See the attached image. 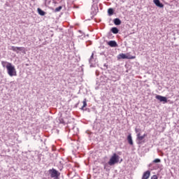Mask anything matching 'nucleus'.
I'll return each instance as SVG.
<instances>
[{"label":"nucleus","instance_id":"obj_23","mask_svg":"<svg viewBox=\"0 0 179 179\" xmlns=\"http://www.w3.org/2000/svg\"><path fill=\"white\" fill-rule=\"evenodd\" d=\"M107 167H108V164H105L103 169H104V170H106V171H108V170H110V169H107Z\"/></svg>","mask_w":179,"mask_h":179},{"label":"nucleus","instance_id":"obj_15","mask_svg":"<svg viewBox=\"0 0 179 179\" xmlns=\"http://www.w3.org/2000/svg\"><path fill=\"white\" fill-rule=\"evenodd\" d=\"M117 58H118V59H127V58H128V57H127V55H125L124 53H121V54L118 55Z\"/></svg>","mask_w":179,"mask_h":179},{"label":"nucleus","instance_id":"obj_28","mask_svg":"<svg viewBox=\"0 0 179 179\" xmlns=\"http://www.w3.org/2000/svg\"><path fill=\"white\" fill-rule=\"evenodd\" d=\"M78 106H79V103H76V106H75V107H76V108H78Z\"/></svg>","mask_w":179,"mask_h":179},{"label":"nucleus","instance_id":"obj_26","mask_svg":"<svg viewBox=\"0 0 179 179\" xmlns=\"http://www.w3.org/2000/svg\"><path fill=\"white\" fill-rule=\"evenodd\" d=\"M103 66L106 68L105 69H108V65L107 64H104Z\"/></svg>","mask_w":179,"mask_h":179},{"label":"nucleus","instance_id":"obj_1","mask_svg":"<svg viewBox=\"0 0 179 179\" xmlns=\"http://www.w3.org/2000/svg\"><path fill=\"white\" fill-rule=\"evenodd\" d=\"M6 69L7 73L9 75V76L12 77L17 75L16 69L15 68V66L12 64V63H8V65H6Z\"/></svg>","mask_w":179,"mask_h":179},{"label":"nucleus","instance_id":"obj_31","mask_svg":"<svg viewBox=\"0 0 179 179\" xmlns=\"http://www.w3.org/2000/svg\"><path fill=\"white\" fill-rule=\"evenodd\" d=\"M142 179H143V178H142Z\"/></svg>","mask_w":179,"mask_h":179},{"label":"nucleus","instance_id":"obj_30","mask_svg":"<svg viewBox=\"0 0 179 179\" xmlns=\"http://www.w3.org/2000/svg\"><path fill=\"white\" fill-rule=\"evenodd\" d=\"M122 162V159L120 160V163H121Z\"/></svg>","mask_w":179,"mask_h":179},{"label":"nucleus","instance_id":"obj_7","mask_svg":"<svg viewBox=\"0 0 179 179\" xmlns=\"http://www.w3.org/2000/svg\"><path fill=\"white\" fill-rule=\"evenodd\" d=\"M91 10V15L94 16L95 15H97V12H99V7H97V6H92Z\"/></svg>","mask_w":179,"mask_h":179},{"label":"nucleus","instance_id":"obj_16","mask_svg":"<svg viewBox=\"0 0 179 179\" xmlns=\"http://www.w3.org/2000/svg\"><path fill=\"white\" fill-rule=\"evenodd\" d=\"M108 16H113V15H114V9L113 8H108Z\"/></svg>","mask_w":179,"mask_h":179},{"label":"nucleus","instance_id":"obj_5","mask_svg":"<svg viewBox=\"0 0 179 179\" xmlns=\"http://www.w3.org/2000/svg\"><path fill=\"white\" fill-rule=\"evenodd\" d=\"M12 51H14V52H16L17 54H19V51H21L22 52H24L26 50V48L24 47H15L12 46L11 48H10Z\"/></svg>","mask_w":179,"mask_h":179},{"label":"nucleus","instance_id":"obj_9","mask_svg":"<svg viewBox=\"0 0 179 179\" xmlns=\"http://www.w3.org/2000/svg\"><path fill=\"white\" fill-rule=\"evenodd\" d=\"M153 3L158 8H164V4H163V3H162V2H160V0H153Z\"/></svg>","mask_w":179,"mask_h":179},{"label":"nucleus","instance_id":"obj_21","mask_svg":"<svg viewBox=\"0 0 179 179\" xmlns=\"http://www.w3.org/2000/svg\"><path fill=\"white\" fill-rule=\"evenodd\" d=\"M127 58L126 59H135V56H131L129 55H127Z\"/></svg>","mask_w":179,"mask_h":179},{"label":"nucleus","instance_id":"obj_17","mask_svg":"<svg viewBox=\"0 0 179 179\" xmlns=\"http://www.w3.org/2000/svg\"><path fill=\"white\" fill-rule=\"evenodd\" d=\"M94 57V53H92L91 57H90V59H89V62L90 64V67L91 68H92V66H93V64H92V62L93 61Z\"/></svg>","mask_w":179,"mask_h":179},{"label":"nucleus","instance_id":"obj_12","mask_svg":"<svg viewBox=\"0 0 179 179\" xmlns=\"http://www.w3.org/2000/svg\"><path fill=\"white\" fill-rule=\"evenodd\" d=\"M113 23L114 24H115V26H120V24H121L122 22L121 21V20H120V18H115L113 20Z\"/></svg>","mask_w":179,"mask_h":179},{"label":"nucleus","instance_id":"obj_27","mask_svg":"<svg viewBox=\"0 0 179 179\" xmlns=\"http://www.w3.org/2000/svg\"><path fill=\"white\" fill-rule=\"evenodd\" d=\"M143 136L144 138H146V136H148V134H144L143 135Z\"/></svg>","mask_w":179,"mask_h":179},{"label":"nucleus","instance_id":"obj_8","mask_svg":"<svg viewBox=\"0 0 179 179\" xmlns=\"http://www.w3.org/2000/svg\"><path fill=\"white\" fill-rule=\"evenodd\" d=\"M109 47H112L113 48H115V47H118V43H117V41H110L107 43Z\"/></svg>","mask_w":179,"mask_h":179},{"label":"nucleus","instance_id":"obj_22","mask_svg":"<svg viewBox=\"0 0 179 179\" xmlns=\"http://www.w3.org/2000/svg\"><path fill=\"white\" fill-rule=\"evenodd\" d=\"M83 103V108H85V107L87 106V103H86V99H84Z\"/></svg>","mask_w":179,"mask_h":179},{"label":"nucleus","instance_id":"obj_29","mask_svg":"<svg viewBox=\"0 0 179 179\" xmlns=\"http://www.w3.org/2000/svg\"><path fill=\"white\" fill-rule=\"evenodd\" d=\"M85 108L83 106L81 107L80 110H83Z\"/></svg>","mask_w":179,"mask_h":179},{"label":"nucleus","instance_id":"obj_10","mask_svg":"<svg viewBox=\"0 0 179 179\" xmlns=\"http://www.w3.org/2000/svg\"><path fill=\"white\" fill-rule=\"evenodd\" d=\"M150 177V171H146L143 173L142 178L143 179H148Z\"/></svg>","mask_w":179,"mask_h":179},{"label":"nucleus","instance_id":"obj_13","mask_svg":"<svg viewBox=\"0 0 179 179\" xmlns=\"http://www.w3.org/2000/svg\"><path fill=\"white\" fill-rule=\"evenodd\" d=\"M37 10H38V15H40V16H45V15H47V13L45 11L43 10L40 8H38Z\"/></svg>","mask_w":179,"mask_h":179},{"label":"nucleus","instance_id":"obj_20","mask_svg":"<svg viewBox=\"0 0 179 179\" xmlns=\"http://www.w3.org/2000/svg\"><path fill=\"white\" fill-rule=\"evenodd\" d=\"M162 160L159 158H157L152 161V163H161Z\"/></svg>","mask_w":179,"mask_h":179},{"label":"nucleus","instance_id":"obj_4","mask_svg":"<svg viewBox=\"0 0 179 179\" xmlns=\"http://www.w3.org/2000/svg\"><path fill=\"white\" fill-rule=\"evenodd\" d=\"M136 136H137L136 137L137 145H142L145 143V142H146L145 141V137L143 136H141V133L137 134Z\"/></svg>","mask_w":179,"mask_h":179},{"label":"nucleus","instance_id":"obj_11","mask_svg":"<svg viewBox=\"0 0 179 179\" xmlns=\"http://www.w3.org/2000/svg\"><path fill=\"white\" fill-rule=\"evenodd\" d=\"M127 142L131 146L132 145H134V141L132 140V135L131 134H129V135L127 136Z\"/></svg>","mask_w":179,"mask_h":179},{"label":"nucleus","instance_id":"obj_14","mask_svg":"<svg viewBox=\"0 0 179 179\" xmlns=\"http://www.w3.org/2000/svg\"><path fill=\"white\" fill-rule=\"evenodd\" d=\"M110 31L113 32V34H118V33H120V29L115 27H113L110 29Z\"/></svg>","mask_w":179,"mask_h":179},{"label":"nucleus","instance_id":"obj_19","mask_svg":"<svg viewBox=\"0 0 179 179\" xmlns=\"http://www.w3.org/2000/svg\"><path fill=\"white\" fill-rule=\"evenodd\" d=\"M8 64H10V63L8 62H3V61L1 62V65L3 68H5V67L6 68V65H8Z\"/></svg>","mask_w":179,"mask_h":179},{"label":"nucleus","instance_id":"obj_25","mask_svg":"<svg viewBox=\"0 0 179 179\" xmlns=\"http://www.w3.org/2000/svg\"><path fill=\"white\" fill-rule=\"evenodd\" d=\"M151 179H159V178L157 177V176L154 175L151 177Z\"/></svg>","mask_w":179,"mask_h":179},{"label":"nucleus","instance_id":"obj_24","mask_svg":"<svg viewBox=\"0 0 179 179\" xmlns=\"http://www.w3.org/2000/svg\"><path fill=\"white\" fill-rule=\"evenodd\" d=\"M141 129H138V128H136L135 129V132L136 134H141Z\"/></svg>","mask_w":179,"mask_h":179},{"label":"nucleus","instance_id":"obj_6","mask_svg":"<svg viewBox=\"0 0 179 179\" xmlns=\"http://www.w3.org/2000/svg\"><path fill=\"white\" fill-rule=\"evenodd\" d=\"M155 99H157V100H159V101L163 103L164 104H166V103H167V97L166 96H163L162 95H156Z\"/></svg>","mask_w":179,"mask_h":179},{"label":"nucleus","instance_id":"obj_18","mask_svg":"<svg viewBox=\"0 0 179 179\" xmlns=\"http://www.w3.org/2000/svg\"><path fill=\"white\" fill-rule=\"evenodd\" d=\"M62 9V6H59V7L56 8L54 10V12H61V10Z\"/></svg>","mask_w":179,"mask_h":179},{"label":"nucleus","instance_id":"obj_2","mask_svg":"<svg viewBox=\"0 0 179 179\" xmlns=\"http://www.w3.org/2000/svg\"><path fill=\"white\" fill-rule=\"evenodd\" d=\"M120 162V155L114 153L110 159H109L108 164L109 166H114V164H117V163Z\"/></svg>","mask_w":179,"mask_h":179},{"label":"nucleus","instance_id":"obj_3","mask_svg":"<svg viewBox=\"0 0 179 179\" xmlns=\"http://www.w3.org/2000/svg\"><path fill=\"white\" fill-rule=\"evenodd\" d=\"M48 173L50 174L51 178L59 179V176H61V173L54 168L50 169Z\"/></svg>","mask_w":179,"mask_h":179}]
</instances>
